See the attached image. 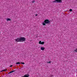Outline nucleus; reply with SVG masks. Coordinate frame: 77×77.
<instances>
[{
    "label": "nucleus",
    "mask_w": 77,
    "mask_h": 77,
    "mask_svg": "<svg viewBox=\"0 0 77 77\" xmlns=\"http://www.w3.org/2000/svg\"><path fill=\"white\" fill-rule=\"evenodd\" d=\"M29 76H30V75L29 74H26L24 76H22V77H29Z\"/></svg>",
    "instance_id": "423d86ee"
},
{
    "label": "nucleus",
    "mask_w": 77,
    "mask_h": 77,
    "mask_svg": "<svg viewBox=\"0 0 77 77\" xmlns=\"http://www.w3.org/2000/svg\"><path fill=\"white\" fill-rule=\"evenodd\" d=\"M45 43V42H41V41H39V44H41V45H44V44Z\"/></svg>",
    "instance_id": "39448f33"
},
{
    "label": "nucleus",
    "mask_w": 77,
    "mask_h": 77,
    "mask_svg": "<svg viewBox=\"0 0 77 77\" xmlns=\"http://www.w3.org/2000/svg\"><path fill=\"white\" fill-rule=\"evenodd\" d=\"M26 41V38L24 37H20V42H23Z\"/></svg>",
    "instance_id": "f03ea898"
},
{
    "label": "nucleus",
    "mask_w": 77,
    "mask_h": 77,
    "mask_svg": "<svg viewBox=\"0 0 77 77\" xmlns=\"http://www.w3.org/2000/svg\"><path fill=\"white\" fill-rule=\"evenodd\" d=\"M16 64H18L19 65H20L21 64V63H20L19 62H18L16 63Z\"/></svg>",
    "instance_id": "9d476101"
},
{
    "label": "nucleus",
    "mask_w": 77,
    "mask_h": 77,
    "mask_svg": "<svg viewBox=\"0 0 77 77\" xmlns=\"http://www.w3.org/2000/svg\"><path fill=\"white\" fill-rule=\"evenodd\" d=\"M22 63V64H25V63H23V62H21V63Z\"/></svg>",
    "instance_id": "f8f14e48"
},
{
    "label": "nucleus",
    "mask_w": 77,
    "mask_h": 77,
    "mask_svg": "<svg viewBox=\"0 0 77 77\" xmlns=\"http://www.w3.org/2000/svg\"><path fill=\"white\" fill-rule=\"evenodd\" d=\"M47 63H51V62L49 61V62H48Z\"/></svg>",
    "instance_id": "dca6fc26"
},
{
    "label": "nucleus",
    "mask_w": 77,
    "mask_h": 77,
    "mask_svg": "<svg viewBox=\"0 0 77 77\" xmlns=\"http://www.w3.org/2000/svg\"><path fill=\"white\" fill-rule=\"evenodd\" d=\"M32 3H34L35 2V1H32Z\"/></svg>",
    "instance_id": "ddd939ff"
},
{
    "label": "nucleus",
    "mask_w": 77,
    "mask_h": 77,
    "mask_svg": "<svg viewBox=\"0 0 77 77\" xmlns=\"http://www.w3.org/2000/svg\"><path fill=\"white\" fill-rule=\"evenodd\" d=\"M37 15H38V14H35V16H37Z\"/></svg>",
    "instance_id": "a211bd4d"
},
{
    "label": "nucleus",
    "mask_w": 77,
    "mask_h": 77,
    "mask_svg": "<svg viewBox=\"0 0 77 77\" xmlns=\"http://www.w3.org/2000/svg\"><path fill=\"white\" fill-rule=\"evenodd\" d=\"M41 50H42V51H44V50H45V48L43 47H41L40 48Z\"/></svg>",
    "instance_id": "0eeeda50"
},
{
    "label": "nucleus",
    "mask_w": 77,
    "mask_h": 77,
    "mask_svg": "<svg viewBox=\"0 0 77 77\" xmlns=\"http://www.w3.org/2000/svg\"><path fill=\"white\" fill-rule=\"evenodd\" d=\"M12 65H11L10 66L11 67H12Z\"/></svg>",
    "instance_id": "f3484780"
},
{
    "label": "nucleus",
    "mask_w": 77,
    "mask_h": 77,
    "mask_svg": "<svg viewBox=\"0 0 77 77\" xmlns=\"http://www.w3.org/2000/svg\"><path fill=\"white\" fill-rule=\"evenodd\" d=\"M8 71V69H5V70H4L2 71H1V72H3V71Z\"/></svg>",
    "instance_id": "9b49d317"
},
{
    "label": "nucleus",
    "mask_w": 77,
    "mask_h": 77,
    "mask_svg": "<svg viewBox=\"0 0 77 77\" xmlns=\"http://www.w3.org/2000/svg\"><path fill=\"white\" fill-rule=\"evenodd\" d=\"M15 41L16 42H20V37L17 38L15 39Z\"/></svg>",
    "instance_id": "20e7f679"
},
{
    "label": "nucleus",
    "mask_w": 77,
    "mask_h": 77,
    "mask_svg": "<svg viewBox=\"0 0 77 77\" xmlns=\"http://www.w3.org/2000/svg\"><path fill=\"white\" fill-rule=\"evenodd\" d=\"M7 21H11V19L9 18H7Z\"/></svg>",
    "instance_id": "6e6552de"
},
{
    "label": "nucleus",
    "mask_w": 77,
    "mask_h": 77,
    "mask_svg": "<svg viewBox=\"0 0 77 77\" xmlns=\"http://www.w3.org/2000/svg\"><path fill=\"white\" fill-rule=\"evenodd\" d=\"M75 52H77V49L75 50Z\"/></svg>",
    "instance_id": "4468645a"
},
{
    "label": "nucleus",
    "mask_w": 77,
    "mask_h": 77,
    "mask_svg": "<svg viewBox=\"0 0 77 77\" xmlns=\"http://www.w3.org/2000/svg\"><path fill=\"white\" fill-rule=\"evenodd\" d=\"M15 72V71L12 70V71H10V72L8 73V74H10V73H12V72Z\"/></svg>",
    "instance_id": "1a4fd4ad"
},
{
    "label": "nucleus",
    "mask_w": 77,
    "mask_h": 77,
    "mask_svg": "<svg viewBox=\"0 0 77 77\" xmlns=\"http://www.w3.org/2000/svg\"><path fill=\"white\" fill-rule=\"evenodd\" d=\"M72 9H70L69 10L70 12H71V11H72Z\"/></svg>",
    "instance_id": "2eb2a0df"
},
{
    "label": "nucleus",
    "mask_w": 77,
    "mask_h": 77,
    "mask_svg": "<svg viewBox=\"0 0 77 77\" xmlns=\"http://www.w3.org/2000/svg\"><path fill=\"white\" fill-rule=\"evenodd\" d=\"M62 2V0H55L53 1L54 3H60Z\"/></svg>",
    "instance_id": "7ed1b4c3"
},
{
    "label": "nucleus",
    "mask_w": 77,
    "mask_h": 77,
    "mask_svg": "<svg viewBox=\"0 0 77 77\" xmlns=\"http://www.w3.org/2000/svg\"><path fill=\"white\" fill-rule=\"evenodd\" d=\"M50 22V21H49V20L47 19L45 20L44 21V23H42V25L43 26H45V24H48Z\"/></svg>",
    "instance_id": "f257e3e1"
}]
</instances>
